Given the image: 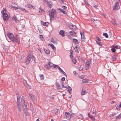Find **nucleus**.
<instances>
[{
    "label": "nucleus",
    "instance_id": "1",
    "mask_svg": "<svg viewBox=\"0 0 121 121\" xmlns=\"http://www.w3.org/2000/svg\"><path fill=\"white\" fill-rule=\"evenodd\" d=\"M119 0H114L113 3L114 4L113 6V10H117L120 8V6L119 5Z\"/></svg>",
    "mask_w": 121,
    "mask_h": 121
},
{
    "label": "nucleus",
    "instance_id": "2",
    "mask_svg": "<svg viewBox=\"0 0 121 121\" xmlns=\"http://www.w3.org/2000/svg\"><path fill=\"white\" fill-rule=\"evenodd\" d=\"M49 14L50 18H54L56 16V11L54 9L50 10L49 11Z\"/></svg>",
    "mask_w": 121,
    "mask_h": 121
},
{
    "label": "nucleus",
    "instance_id": "3",
    "mask_svg": "<svg viewBox=\"0 0 121 121\" xmlns=\"http://www.w3.org/2000/svg\"><path fill=\"white\" fill-rule=\"evenodd\" d=\"M32 56H33V54L32 53H29L25 62L26 65H28L30 63L32 58Z\"/></svg>",
    "mask_w": 121,
    "mask_h": 121
},
{
    "label": "nucleus",
    "instance_id": "4",
    "mask_svg": "<svg viewBox=\"0 0 121 121\" xmlns=\"http://www.w3.org/2000/svg\"><path fill=\"white\" fill-rule=\"evenodd\" d=\"M6 10L5 9H4L1 12V13L2 14L3 20L5 21L7 20L9 18L8 14L6 13Z\"/></svg>",
    "mask_w": 121,
    "mask_h": 121
},
{
    "label": "nucleus",
    "instance_id": "5",
    "mask_svg": "<svg viewBox=\"0 0 121 121\" xmlns=\"http://www.w3.org/2000/svg\"><path fill=\"white\" fill-rule=\"evenodd\" d=\"M91 63V61L90 59H88L86 61L85 66V69L86 70H87L88 69Z\"/></svg>",
    "mask_w": 121,
    "mask_h": 121
},
{
    "label": "nucleus",
    "instance_id": "6",
    "mask_svg": "<svg viewBox=\"0 0 121 121\" xmlns=\"http://www.w3.org/2000/svg\"><path fill=\"white\" fill-rule=\"evenodd\" d=\"M22 102L23 110H27L26 104L23 99H22Z\"/></svg>",
    "mask_w": 121,
    "mask_h": 121
},
{
    "label": "nucleus",
    "instance_id": "7",
    "mask_svg": "<svg viewBox=\"0 0 121 121\" xmlns=\"http://www.w3.org/2000/svg\"><path fill=\"white\" fill-rule=\"evenodd\" d=\"M7 36L9 39L12 41L13 40L14 37L12 33H9L7 34Z\"/></svg>",
    "mask_w": 121,
    "mask_h": 121
},
{
    "label": "nucleus",
    "instance_id": "8",
    "mask_svg": "<svg viewBox=\"0 0 121 121\" xmlns=\"http://www.w3.org/2000/svg\"><path fill=\"white\" fill-rule=\"evenodd\" d=\"M13 40L12 41L15 42L17 43H19V39L18 35H17L15 37H14L13 38Z\"/></svg>",
    "mask_w": 121,
    "mask_h": 121
},
{
    "label": "nucleus",
    "instance_id": "9",
    "mask_svg": "<svg viewBox=\"0 0 121 121\" xmlns=\"http://www.w3.org/2000/svg\"><path fill=\"white\" fill-rule=\"evenodd\" d=\"M80 34L82 40L83 41L85 42L86 41V38L84 36V33L83 32H82L80 33Z\"/></svg>",
    "mask_w": 121,
    "mask_h": 121
},
{
    "label": "nucleus",
    "instance_id": "10",
    "mask_svg": "<svg viewBox=\"0 0 121 121\" xmlns=\"http://www.w3.org/2000/svg\"><path fill=\"white\" fill-rule=\"evenodd\" d=\"M48 64L50 67H53L55 68H56L57 67H58V66L57 65H54L51 62H49Z\"/></svg>",
    "mask_w": 121,
    "mask_h": 121
},
{
    "label": "nucleus",
    "instance_id": "11",
    "mask_svg": "<svg viewBox=\"0 0 121 121\" xmlns=\"http://www.w3.org/2000/svg\"><path fill=\"white\" fill-rule=\"evenodd\" d=\"M59 34L62 37L65 36V31L63 30H60L59 32Z\"/></svg>",
    "mask_w": 121,
    "mask_h": 121
},
{
    "label": "nucleus",
    "instance_id": "12",
    "mask_svg": "<svg viewBox=\"0 0 121 121\" xmlns=\"http://www.w3.org/2000/svg\"><path fill=\"white\" fill-rule=\"evenodd\" d=\"M25 7L27 8H29L30 9H31L33 8V9L35 8V7H34V6L31 5L29 4H27L25 5Z\"/></svg>",
    "mask_w": 121,
    "mask_h": 121
},
{
    "label": "nucleus",
    "instance_id": "13",
    "mask_svg": "<svg viewBox=\"0 0 121 121\" xmlns=\"http://www.w3.org/2000/svg\"><path fill=\"white\" fill-rule=\"evenodd\" d=\"M19 9H20L23 12H25L27 13L28 12V11L26 9L22 7H18Z\"/></svg>",
    "mask_w": 121,
    "mask_h": 121
},
{
    "label": "nucleus",
    "instance_id": "14",
    "mask_svg": "<svg viewBox=\"0 0 121 121\" xmlns=\"http://www.w3.org/2000/svg\"><path fill=\"white\" fill-rule=\"evenodd\" d=\"M51 41L54 44H57V40L55 38H52L51 40Z\"/></svg>",
    "mask_w": 121,
    "mask_h": 121
},
{
    "label": "nucleus",
    "instance_id": "15",
    "mask_svg": "<svg viewBox=\"0 0 121 121\" xmlns=\"http://www.w3.org/2000/svg\"><path fill=\"white\" fill-rule=\"evenodd\" d=\"M47 5L48 7L50 8H51L52 7L53 4L52 2L51 1L48 2L47 3Z\"/></svg>",
    "mask_w": 121,
    "mask_h": 121
},
{
    "label": "nucleus",
    "instance_id": "16",
    "mask_svg": "<svg viewBox=\"0 0 121 121\" xmlns=\"http://www.w3.org/2000/svg\"><path fill=\"white\" fill-rule=\"evenodd\" d=\"M69 34L71 35L73 37H76V33L73 31H70Z\"/></svg>",
    "mask_w": 121,
    "mask_h": 121
},
{
    "label": "nucleus",
    "instance_id": "17",
    "mask_svg": "<svg viewBox=\"0 0 121 121\" xmlns=\"http://www.w3.org/2000/svg\"><path fill=\"white\" fill-rule=\"evenodd\" d=\"M65 114L67 118L69 119L71 117V115L69 113L65 112Z\"/></svg>",
    "mask_w": 121,
    "mask_h": 121
},
{
    "label": "nucleus",
    "instance_id": "18",
    "mask_svg": "<svg viewBox=\"0 0 121 121\" xmlns=\"http://www.w3.org/2000/svg\"><path fill=\"white\" fill-rule=\"evenodd\" d=\"M86 94V91L84 89H83L81 91V94L82 95H85Z\"/></svg>",
    "mask_w": 121,
    "mask_h": 121
},
{
    "label": "nucleus",
    "instance_id": "19",
    "mask_svg": "<svg viewBox=\"0 0 121 121\" xmlns=\"http://www.w3.org/2000/svg\"><path fill=\"white\" fill-rule=\"evenodd\" d=\"M71 29L74 30H75L77 29L76 26L74 25H72L71 27Z\"/></svg>",
    "mask_w": 121,
    "mask_h": 121
},
{
    "label": "nucleus",
    "instance_id": "20",
    "mask_svg": "<svg viewBox=\"0 0 121 121\" xmlns=\"http://www.w3.org/2000/svg\"><path fill=\"white\" fill-rule=\"evenodd\" d=\"M48 46H50L51 48L54 50L55 51L56 50V48L52 44H49L48 45Z\"/></svg>",
    "mask_w": 121,
    "mask_h": 121
},
{
    "label": "nucleus",
    "instance_id": "21",
    "mask_svg": "<svg viewBox=\"0 0 121 121\" xmlns=\"http://www.w3.org/2000/svg\"><path fill=\"white\" fill-rule=\"evenodd\" d=\"M42 24L44 26H47L49 25V23L48 22H43L42 23Z\"/></svg>",
    "mask_w": 121,
    "mask_h": 121
},
{
    "label": "nucleus",
    "instance_id": "22",
    "mask_svg": "<svg viewBox=\"0 0 121 121\" xmlns=\"http://www.w3.org/2000/svg\"><path fill=\"white\" fill-rule=\"evenodd\" d=\"M88 116L90 118H91L93 121H95V118L93 116L91 115H90L88 113Z\"/></svg>",
    "mask_w": 121,
    "mask_h": 121
},
{
    "label": "nucleus",
    "instance_id": "23",
    "mask_svg": "<svg viewBox=\"0 0 121 121\" xmlns=\"http://www.w3.org/2000/svg\"><path fill=\"white\" fill-rule=\"evenodd\" d=\"M18 108L19 111H21V104L19 103H17Z\"/></svg>",
    "mask_w": 121,
    "mask_h": 121
},
{
    "label": "nucleus",
    "instance_id": "24",
    "mask_svg": "<svg viewBox=\"0 0 121 121\" xmlns=\"http://www.w3.org/2000/svg\"><path fill=\"white\" fill-rule=\"evenodd\" d=\"M89 81V80L87 79H84L82 80V82L83 83H87Z\"/></svg>",
    "mask_w": 121,
    "mask_h": 121
},
{
    "label": "nucleus",
    "instance_id": "25",
    "mask_svg": "<svg viewBox=\"0 0 121 121\" xmlns=\"http://www.w3.org/2000/svg\"><path fill=\"white\" fill-rule=\"evenodd\" d=\"M73 41L76 43L78 44L79 43L78 41V40L76 39H73Z\"/></svg>",
    "mask_w": 121,
    "mask_h": 121
},
{
    "label": "nucleus",
    "instance_id": "26",
    "mask_svg": "<svg viewBox=\"0 0 121 121\" xmlns=\"http://www.w3.org/2000/svg\"><path fill=\"white\" fill-rule=\"evenodd\" d=\"M44 51L47 54H49L50 53V52L49 50L48 49H47L45 48L44 49Z\"/></svg>",
    "mask_w": 121,
    "mask_h": 121
},
{
    "label": "nucleus",
    "instance_id": "27",
    "mask_svg": "<svg viewBox=\"0 0 121 121\" xmlns=\"http://www.w3.org/2000/svg\"><path fill=\"white\" fill-rule=\"evenodd\" d=\"M112 58L113 61H116V56L115 55H113L112 56Z\"/></svg>",
    "mask_w": 121,
    "mask_h": 121
},
{
    "label": "nucleus",
    "instance_id": "28",
    "mask_svg": "<svg viewBox=\"0 0 121 121\" xmlns=\"http://www.w3.org/2000/svg\"><path fill=\"white\" fill-rule=\"evenodd\" d=\"M68 91L69 92V93H70L72 91V88L71 87L69 86L68 87Z\"/></svg>",
    "mask_w": 121,
    "mask_h": 121
},
{
    "label": "nucleus",
    "instance_id": "29",
    "mask_svg": "<svg viewBox=\"0 0 121 121\" xmlns=\"http://www.w3.org/2000/svg\"><path fill=\"white\" fill-rule=\"evenodd\" d=\"M40 77V79L41 80H43L44 79V77L42 74H40L39 75Z\"/></svg>",
    "mask_w": 121,
    "mask_h": 121
},
{
    "label": "nucleus",
    "instance_id": "30",
    "mask_svg": "<svg viewBox=\"0 0 121 121\" xmlns=\"http://www.w3.org/2000/svg\"><path fill=\"white\" fill-rule=\"evenodd\" d=\"M121 118V113L119 115L117 116L116 117V119H118Z\"/></svg>",
    "mask_w": 121,
    "mask_h": 121
},
{
    "label": "nucleus",
    "instance_id": "31",
    "mask_svg": "<svg viewBox=\"0 0 121 121\" xmlns=\"http://www.w3.org/2000/svg\"><path fill=\"white\" fill-rule=\"evenodd\" d=\"M14 20L16 22H17L19 21L18 19L16 16H15L13 17Z\"/></svg>",
    "mask_w": 121,
    "mask_h": 121
},
{
    "label": "nucleus",
    "instance_id": "32",
    "mask_svg": "<svg viewBox=\"0 0 121 121\" xmlns=\"http://www.w3.org/2000/svg\"><path fill=\"white\" fill-rule=\"evenodd\" d=\"M23 111L25 115L26 116H27L28 115V113L27 111V110H24Z\"/></svg>",
    "mask_w": 121,
    "mask_h": 121
},
{
    "label": "nucleus",
    "instance_id": "33",
    "mask_svg": "<svg viewBox=\"0 0 121 121\" xmlns=\"http://www.w3.org/2000/svg\"><path fill=\"white\" fill-rule=\"evenodd\" d=\"M43 11V10L42 8H40L39 11V13L40 14H41Z\"/></svg>",
    "mask_w": 121,
    "mask_h": 121
},
{
    "label": "nucleus",
    "instance_id": "34",
    "mask_svg": "<svg viewBox=\"0 0 121 121\" xmlns=\"http://www.w3.org/2000/svg\"><path fill=\"white\" fill-rule=\"evenodd\" d=\"M113 47L115 48H116L117 49H120V46L119 45L114 46H113Z\"/></svg>",
    "mask_w": 121,
    "mask_h": 121
},
{
    "label": "nucleus",
    "instance_id": "35",
    "mask_svg": "<svg viewBox=\"0 0 121 121\" xmlns=\"http://www.w3.org/2000/svg\"><path fill=\"white\" fill-rule=\"evenodd\" d=\"M56 86L57 89H61V87L60 86L59 84L57 83L56 84Z\"/></svg>",
    "mask_w": 121,
    "mask_h": 121
},
{
    "label": "nucleus",
    "instance_id": "36",
    "mask_svg": "<svg viewBox=\"0 0 121 121\" xmlns=\"http://www.w3.org/2000/svg\"><path fill=\"white\" fill-rule=\"evenodd\" d=\"M74 50L75 52H76L77 53H78L79 52L77 47H74Z\"/></svg>",
    "mask_w": 121,
    "mask_h": 121
},
{
    "label": "nucleus",
    "instance_id": "37",
    "mask_svg": "<svg viewBox=\"0 0 121 121\" xmlns=\"http://www.w3.org/2000/svg\"><path fill=\"white\" fill-rule=\"evenodd\" d=\"M30 97L31 99L32 100H34L35 98V96L34 95H31L30 96Z\"/></svg>",
    "mask_w": 121,
    "mask_h": 121
},
{
    "label": "nucleus",
    "instance_id": "38",
    "mask_svg": "<svg viewBox=\"0 0 121 121\" xmlns=\"http://www.w3.org/2000/svg\"><path fill=\"white\" fill-rule=\"evenodd\" d=\"M121 107V103L120 104L119 106H117L116 108V109L119 110L120 108Z\"/></svg>",
    "mask_w": 121,
    "mask_h": 121
},
{
    "label": "nucleus",
    "instance_id": "39",
    "mask_svg": "<svg viewBox=\"0 0 121 121\" xmlns=\"http://www.w3.org/2000/svg\"><path fill=\"white\" fill-rule=\"evenodd\" d=\"M96 42L97 44L99 46H101L102 45V44L100 42V41H96Z\"/></svg>",
    "mask_w": 121,
    "mask_h": 121
},
{
    "label": "nucleus",
    "instance_id": "40",
    "mask_svg": "<svg viewBox=\"0 0 121 121\" xmlns=\"http://www.w3.org/2000/svg\"><path fill=\"white\" fill-rule=\"evenodd\" d=\"M103 35L105 36V37L106 38H108V35L107 33H104L103 34Z\"/></svg>",
    "mask_w": 121,
    "mask_h": 121
},
{
    "label": "nucleus",
    "instance_id": "41",
    "mask_svg": "<svg viewBox=\"0 0 121 121\" xmlns=\"http://www.w3.org/2000/svg\"><path fill=\"white\" fill-rule=\"evenodd\" d=\"M72 61L73 62L74 64H75L76 63V60L75 59H72Z\"/></svg>",
    "mask_w": 121,
    "mask_h": 121
},
{
    "label": "nucleus",
    "instance_id": "42",
    "mask_svg": "<svg viewBox=\"0 0 121 121\" xmlns=\"http://www.w3.org/2000/svg\"><path fill=\"white\" fill-rule=\"evenodd\" d=\"M84 3L88 6H90V4L87 2V1L85 0H84Z\"/></svg>",
    "mask_w": 121,
    "mask_h": 121
},
{
    "label": "nucleus",
    "instance_id": "43",
    "mask_svg": "<svg viewBox=\"0 0 121 121\" xmlns=\"http://www.w3.org/2000/svg\"><path fill=\"white\" fill-rule=\"evenodd\" d=\"M111 50L113 52H114L116 51V50L114 48H112L111 49Z\"/></svg>",
    "mask_w": 121,
    "mask_h": 121
},
{
    "label": "nucleus",
    "instance_id": "44",
    "mask_svg": "<svg viewBox=\"0 0 121 121\" xmlns=\"http://www.w3.org/2000/svg\"><path fill=\"white\" fill-rule=\"evenodd\" d=\"M49 97L51 99H54V97L53 96H50Z\"/></svg>",
    "mask_w": 121,
    "mask_h": 121
},
{
    "label": "nucleus",
    "instance_id": "45",
    "mask_svg": "<svg viewBox=\"0 0 121 121\" xmlns=\"http://www.w3.org/2000/svg\"><path fill=\"white\" fill-rule=\"evenodd\" d=\"M97 113V112L96 110H95L93 112L92 114L94 115H96Z\"/></svg>",
    "mask_w": 121,
    "mask_h": 121
},
{
    "label": "nucleus",
    "instance_id": "46",
    "mask_svg": "<svg viewBox=\"0 0 121 121\" xmlns=\"http://www.w3.org/2000/svg\"><path fill=\"white\" fill-rule=\"evenodd\" d=\"M58 9L59 10L61 13L63 12V11H64L63 9L60 8H58Z\"/></svg>",
    "mask_w": 121,
    "mask_h": 121
},
{
    "label": "nucleus",
    "instance_id": "47",
    "mask_svg": "<svg viewBox=\"0 0 121 121\" xmlns=\"http://www.w3.org/2000/svg\"><path fill=\"white\" fill-rule=\"evenodd\" d=\"M39 38L42 40H43V35H39Z\"/></svg>",
    "mask_w": 121,
    "mask_h": 121
},
{
    "label": "nucleus",
    "instance_id": "48",
    "mask_svg": "<svg viewBox=\"0 0 121 121\" xmlns=\"http://www.w3.org/2000/svg\"><path fill=\"white\" fill-rule=\"evenodd\" d=\"M96 39L97 40H98L99 41H101V39L99 37H96Z\"/></svg>",
    "mask_w": 121,
    "mask_h": 121
},
{
    "label": "nucleus",
    "instance_id": "49",
    "mask_svg": "<svg viewBox=\"0 0 121 121\" xmlns=\"http://www.w3.org/2000/svg\"><path fill=\"white\" fill-rule=\"evenodd\" d=\"M32 58L33 60H34V61L35 62V61L36 60V58L33 55V56H32Z\"/></svg>",
    "mask_w": 121,
    "mask_h": 121
},
{
    "label": "nucleus",
    "instance_id": "50",
    "mask_svg": "<svg viewBox=\"0 0 121 121\" xmlns=\"http://www.w3.org/2000/svg\"><path fill=\"white\" fill-rule=\"evenodd\" d=\"M62 87L63 88H66V89H68V87L67 86H64V85H62Z\"/></svg>",
    "mask_w": 121,
    "mask_h": 121
},
{
    "label": "nucleus",
    "instance_id": "51",
    "mask_svg": "<svg viewBox=\"0 0 121 121\" xmlns=\"http://www.w3.org/2000/svg\"><path fill=\"white\" fill-rule=\"evenodd\" d=\"M13 8H14L15 10H17L19 9L18 7H16L13 6Z\"/></svg>",
    "mask_w": 121,
    "mask_h": 121
},
{
    "label": "nucleus",
    "instance_id": "52",
    "mask_svg": "<svg viewBox=\"0 0 121 121\" xmlns=\"http://www.w3.org/2000/svg\"><path fill=\"white\" fill-rule=\"evenodd\" d=\"M56 68H58L60 71H61V70H62L58 66V67H57Z\"/></svg>",
    "mask_w": 121,
    "mask_h": 121
},
{
    "label": "nucleus",
    "instance_id": "53",
    "mask_svg": "<svg viewBox=\"0 0 121 121\" xmlns=\"http://www.w3.org/2000/svg\"><path fill=\"white\" fill-rule=\"evenodd\" d=\"M62 8L64 9H66L67 8V7L65 6H62Z\"/></svg>",
    "mask_w": 121,
    "mask_h": 121
},
{
    "label": "nucleus",
    "instance_id": "54",
    "mask_svg": "<svg viewBox=\"0 0 121 121\" xmlns=\"http://www.w3.org/2000/svg\"><path fill=\"white\" fill-rule=\"evenodd\" d=\"M61 72L62 73L64 74L65 75H66V74L64 72L63 70H61Z\"/></svg>",
    "mask_w": 121,
    "mask_h": 121
},
{
    "label": "nucleus",
    "instance_id": "55",
    "mask_svg": "<svg viewBox=\"0 0 121 121\" xmlns=\"http://www.w3.org/2000/svg\"><path fill=\"white\" fill-rule=\"evenodd\" d=\"M83 68L82 67H80L79 68V71H81L82 70Z\"/></svg>",
    "mask_w": 121,
    "mask_h": 121
},
{
    "label": "nucleus",
    "instance_id": "56",
    "mask_svg": "<svg viewBox=\"0 0 121 121\" xmlns=\"http://www.w3.org/2000/svg\"><path fill=\"white\" fill-rule=\"evenodd\" d=\"M98 4L95 5L94 6V7L95 8L97 9L98 7Z\"/></svg>",
    "mask_w": 121,
    "mask_h": 121
},
{
    "label": "nucleus",
    "instance_id": "57",
    "mask_svg": "<svg viewBox=\"0 0 121 121\" xmlns=\"http://www.w3.org/2000/svg\"><path fill=\"white\" fill-rule=\"evenodd\" d=\"M65 80V78L64 77L62 78L61 79V80L62 81H64Z\"/></svg>",
    "mask_w": 121,
    "mask_h": 121
},
{
    "label": "nucleus",
    "instance_id": "58",
    "mask_svg": "<svg viewBox=\"0 0 121 121\" xmlns=\"http://www.w3.org/2000/svg\"><path fill=\"white\" fill-rule=\"evenodd\" d=\"M103 17H104V18H106V16H105V14H103Z\"/></svg>",
    "mask_w": 121,
    "mask_h": 121
},
{
    "label": "nucleus",
    "instance_id": "59",
    "mask_svg": "<svg viewBox=\"0 0 121 121\" xmlns=\"http://www.w3.org/2000/svg\"><path fill=\"white\" fill-rule=\"evenodd\" d=\"M79 78H83L84 76H81L79 77Z\"/></svg>",
    "mask_w": 121,
    "mask_h": 121
},
{
    "label": "nucleus",
    "instance_id": "60",
    "mask_svg": "<svg viewBox=\"0 0 121 121\" xmlns=\"http://www.w3.org/2000/svg\"><path fill=\"white\" fill-rule=\"evenodd\" d=\"M115 102V101H111V104H114V103Z\"/></svg>",
    "mask_w": 121,
    "mask_h": 121
},
{
    "label": "nucleus",
    "instance_id": "61",
    "mask_svg": "<svg viewBox=\"0 0 121 121\" xmlns=\"http://www.w3.org/2000/svg\"><path fill=\"white\" fill-rule=\"evenodd\" d=\"M43 1L45 3H46L48 1V0H43Z\"/></svg>",
    "mask_w": 121,
    "mask_h": 121
},
{
    "label": "nucleus",
    "instance_id": "62",
    "mask_svg": "<svg viewBox=\"0 0 121 121\" xmlns=\"http://www.w3.org/2000/svg\"><path fill=\"white\" fill-rule=\"evenodd\" d=\"M62 13H63L64 14H66V12L65 11H64L63 12H62Z\"/></svg>",
    "mask_w": 121,
    "mask_h": 121
},
{
    "label": "nucleus",
    "instance_id": "63",
    "mask_svg": "<svg viewBox=\"0 0 121 121\" xmlns=\"http://www.w3.org/2000/svg\"><path fill=\"white\" fill-rule=\"evenodd\" d=\"M72 55H73V54H70V57L71 58H72L73 57Z\"/></svg>",
    "mask_w": 121,
    "mask_h": 121
},
{
    "label": "nucleus",
    "instance_id": "64",
    "mask_svg": "<svg viewBox=\"0 0 121 121\" xmlns=\"http://www.w3.org/2000/svg\"><path fill=\"white\" fill-rule=\"evenodd\" d=\"M70 52L71 53V54H72V52H73L72 51H70Z\"/></svg>",
    "mask_w": 121,
    "mask_h": 121
}]
</instances>
